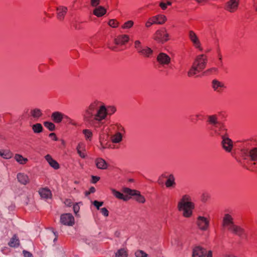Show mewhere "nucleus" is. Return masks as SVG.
<instances>
[{
	"mask_svg": "<svg viewBox=\"0 0 257 257\" xmlns=\"http://www.w3.org/2000/svg\"><path fill=\"white\" fill-rule=\"evenodd\" d=\"M116 111L113 105H106L101 101L94 100L91 101L83 113L84 121L90 124L100 123L108 116H111Z\"/></svg>",
	"mask_w": 257,
	"mask_h": 257,
	"instance_id": "1",
	"label": "nucleus"
},
{
	"mask_svg": "<svg viewBox=\"0 0 257 257\" xmlns=\"http://www.w3.org/2000/svg\"><path fill=\"white\" fill-rule=\"evenodd\" d=\"M194 208L195 203L192 201L191 195L187 194L183 195L177 203V209L182 212L183 216L191 217Z\"/></svg>",
	"mask_w": 257,
	"mask_h": 257,
	"instance_id": "2",
	"label": "nucleus"
},
{
	"mask_svg": "<svg viewBox=\"0 0 257 257\" xmlns=\"http://www.w3.org/2000/svg\"><path fill=\"white\" fill-rule=\"evenodd\" d=\"M207 62V56L204 54L198 55L188 72L189 77H192L204 70Z\"/></svg>",
	"mask_w": 257,
	"mask_h": 257,
	"instance_id": "3",
	"label": "nucleus"
},
{
	"mask_svg": "<svg viewBox=\"0 0 257 257\" xmlns=\"http://www.w3.org/2000/svg\"><path fill=\"white\" fill-rule=\"evenodd\" d=\"M210 134L214 137H220L223 138L228 135L227 128L225 125L220 122L218 125L209 127Z\"/></svg>",
	"mask_w": 257,
	"mask_h": 257,
	"instance_id": "4",
	"label": "nucleus"
},
{
	"mask_svg": "<svg viewBox=\"0 0 257 257\" xmlns=\"http://www.w3.org/2000/svg\"><path fill=\"white\" fill-rule=\"evenodd\" d=\"M153 38L158 43L164 44L169 40L170 35L165 28H162L156 31Z\"/></svg>",
	"mask_w": 257,
	"mask_h": 257,
	"instance_id": "5",
	"label": "nucleus"
},
{
	"mask_svg": "<svg viewBox=\"0 0 257 257\" xmlns=\"http://www.w3.org/2000/svg\"><path fill=\"white\" fill-rule=\"evenodd\" d=\"M134 46L138 53L144 57L150 58L153 55V50L147 46L143 47L141 42L139 40H136L135 41Z\"/></svg>",
	"mask_w": 257,
	"mask_h": 257,
	"instance_id": "6",
	"label": "nucleus"
},
{
	"mask_svg": "<svg viewBox=\"0 0 257 257\" xmlns=\"http://www.w3.org/2000/svg\"><path fill=\"white\" fill-rule=\"evenodd\" d=\"M117 132L110 136V140L113 144H119L122 141L123 136L125 134L124 128L120 124H116Z\"/></svg>",
	"mask_w": 257,
	"mask_h": 257,
	"instance_id": "7",
	"label": "nucleus"
},
{
	"mask_svg": "<svg viewBox=\"0 0 257 257\" xmlns=\"http://www.w3.org/2000/svg\"><path fill=\"white\" fill-rule=\"evenodd\" d=\"M212 257V251H208L200 246H195L192 249V257Z\"/></svg>",
	"mask_w": 257,
	"mask_h": 257,
	"instance_id": "8",
	"label": "nucleus"
},
{
	"mask_svg": "<svg viewBox=\"0 0 257 257\" xmlns=\"http://www.w3.org/2000/svg\"><path fill=\"white\" fill-rule=\"evenodd\" d=\"M196 224L199 230L206 231L209 227V218L203 216H198L196 218Z\"/></svg>",
	"mask_w": 257,
	"mask_h": 257,
	"instance_id": "9",
	"label": "nucleus"
},
{
	"mask_svg": "<svg viewBox=\"0 0 257 257\" xmlns=\"http://www.w3.org/2000/svg\"><path fill=\"white\" fill-rule=\"evenodd\" d=\"M240 0H229L225 4L224 10L230 13L236 12L238 9Z\"/></svg>",
	"mask_w": 257,
	"mask_h": 257,
	"instance_id": "10",
	"label": "nucleus"
},
{
	"mask_svg": "<svg viewBox=\"0 0 257 257\" xmlns=\"http://www.w3.org/2000/svg\"><path fill=\"white\" fill-rule=\"evenodd\" d=\"M188 37L193 46L199 51L203 50L201 43L197 35L192 30L188 31Z\"/></svg>",
	"mask_w": 257,
	"mask_h": 257,
	"instance_id": "11",
	"label": "nucleus"
},
{
	"mask_svg": "<svg viewBox=\"0 0 257 257\" xmlns=\"http://www.w3.org/2000/svg\"><path fill=\"white\" fill-rule=\"evenodd\" d=\"M157 61L160 65L165 66L171 63V58L167 54L160 52L157 57Z\"/></svg>",
	"mask_w": 257,
	"mask_h": 257,
	"instance_id": "12",
	"label": "nucleus"
},
{
	"mask_svg": "<svg viewBox=\"0 0 257 257\" xmlns=\"http://www.w3.org/2000/svg\"><path fill=\"white\" fill-rule=\"evenodd\" d=\"M60 222L64 225L72 226L75 223V219L71 213H64L60 216Z\"/></svg>",
	"mask_w": 257,
	"mask_h": 257,
	"instance_id": "13",
	"label": "nucleus"
},
{
	"mask_svg": "<svg viewBox=\"0 0 257 257\" xmlns=\"http://www.w3.org/2000/svg\"><path fill=\"white\" fill-rule=\"evenodd\" d=\"M211 86L213 90L218 93L222 92L226 88L225 83L217 79H213L212 81Z\"/></svg>",
	"mask_w": 257,
	"mask_h": 257,
	"instance_id": "14",
	"label": "nucleus"
},
{
	"mask_svg": "<svg viewBox=\"0 0 257 257\" xmlns=\"http://www.w3.org/2000/svg\"><path fill=\"white\" fill-rule=\"evenodd\" d=\"M161 177L167 179L165 182V186L167 188L175 187L176 183L175 182V178L173 174L165 173L162 174Z\"/></svg>",
	"mask_w": 257,
	"mask_h": 257,
	"instance_id": "15",
	"label": "nucleus"
},
{
	"mask_svg": "<svg viewBox=\"0 0 257 257\" xmlns=\"http://www.w3.org/2000/svg\"><path fill=\"white\" fill-rule=\"evenodd\" d=\"M235 224L232 216L229 213H225L222 219V226L228 230Z\"/></svg>",
	"mask_w": 257,
	"mask_h": 257,
	"instance_id": "16",
	"label": "nucleus"
},
{
	"mask_svg": "<svg viewBox=\"0 0 257 257\" xmlns=\"http://www.w3.org/2000/svg\"><path fill=\"white\" fill-rule=\"evenodd\" d=\"M222 139L221 144L223 149L227 152H230L233 148V142L228 138V135Z\"/></svg>",
	"mask_w": 257,
	"mask_h": 257,
	"instance_id": "17",
	"label": "nucleus"
},
{
	"mask_svg": "<svg viewBox=\"0 0 257 257\" xmlns=\"http://www.w3.org/2000/svg\"><path fill=\"white\" fill-rule=\"evenodd\" d=\"M220 122L218 120V116L217 114L208 115L206 117V123L210 125V127L215 126Z\"/></svg>",
	"mask_w": 257,
	"mask_h": 257,
	"instance_id": "18",
	"label": "nucleus"
},
{
	"mask_svg": "<svg viewBox=\"0 0 257 257\" xmlns=\"http://www.w3.org/2000/svg\"><path fill=\"white\" fill-rule=\"evenodd\" d=\"M130 40V37L126 34H123L118 36L114 40V44L117 45H123L126 44Z\"/></svg>",
	"mask_w": 257,
	"mask_h": 257,
	"instance_id": "19",
	"label": "nucleus"
},
{
	"mask_svg": "<svg viewBox=\"0 0 257 257\" xmlns=\"http://www.w3.org/2000/svg\"><path fill=\"white\" fill-rule=\"evenodd\" d=\"M76 150L78 154L81 158L85 159L86 157V145L84 143H79L76 147Z\"/></svg>",
	"mask_w": 257,
	"mask_h": 257,
	"instance_id": "20",
	"label": "nucleus"
},
{
	"mask_svg": "<svg viewBox=\"0 0 257 257\" xmlns=\"http://www.w3.org/2000/svg\"><path fill=\"white\" fill-rule=\"evenodd\" d=\"M254 147L248 152L247 156L251 161H257V142L253 145Z\"/></svg>",
	"mask_w": 257,
	"mask_h": 257,
	"instance_id": "21",
	"label": "nucleus"
},
{
	"mask_svg": "<svg viewBox=\"0 0 257 257\" xmlns=\"http://www.w3.org/2000/svg\"><path fill=\"white\" fill-rule=\"evenodd\" d=\"M228 230L240 237H243L245 236L244 229L235 224L232 226Z\"/></svg>",
	"mask_w": 257,
	"mask_h": 257,
	"instance_id": "22",
	"label": "nucleus"
},
{
	"mask_svg": "<svg viewBox=\"0 0 257 257\" xmlns=\"http://www.w3.org/2000/svg\"><path fill=\"white\" fill-rule=\"evenodd\" d=\"M18 180L21 184L27 185L30 182L29 176L23 173H19L17 176Z\"/></svg>",
	"mask_w": 257,
	"mask_h": 257,
	"instance_id": "23",
	"label": "nucleus"
},
{
	"mask_svg": "<svg viewBox=\"0 0 257 257\" xmlns=\"http://www.w3.org/2000/svg\"><path fill=\"white\" fill-rule=\"evenodd\" d=\"M112 194L115 196L116 198L120 200H122L123 201H127L130 199V196L128 195H125L122 193L114 189L111 188L110 189Z\"/></svg>",
	"mask_w": 257,
	"mask_h": 257,
	"instance_id": "24",
	"label": "nucleus"
},
{
	"mask_svg": "<svg viewBox=\"0 0 257 257\" xmlns=\"http://www.w3.org/2000/svg\"><path fill=\"white\" fill-rule=\"evenodd\" d=\"M38 192L41 198L43 199L51 198L52 197L51 191L48 188H40Z\"/></svg>",
	"mask_w": 257,
	"mask_h": 257,
	"instance_id": "25",
	"label": "nucleus"
},
{
	"mask_svg": "<svg viewBox=\"0 0 257 257\" xmlns=\"http://www.w3.org/2000/svg\"><path fill=\"white\" fill-rule=\"evenodd\" d=\"M67 12V8L64 6H59L57 9V17L58 20L62 21L64 19Z\"/></svg>",
	"mask_w": 257,
	"mask_h": 257,
	"instance_id": "26",
	"label": "nucleus"
},
{
	"mask_svg": "<svg viewBox=\"0 0 257 257\" xmlns=\"http://www.w3.org/2000/svg\"><path fill=\"white\" fill-rule=\"evenodd\" d=\"M64 114L59 111H55L51 115V119L55 123H60L64 118Z\"/></svg>",
	"mask_w": 257,
	"mask_h": 257,
	"instance_id": "27",
	"label": "nucleus"
},
{
	"mask_svg": "<svg viewBox=\"0 0 257 257\" xmlns=\"http://www.w3.org/2000/svg\"><path fill=\"white\" fill-rule=\"evenodd\" d=\"M45 158L49 165L54 169L57 170L60 168L58 163L54 160L51 155L48 154L45 157Z\"/></svg>",
	"mask_w": 257,
	"mask_h": 257,
	"instance_id": "28",
	"label": "nucleus"
},
{
	"mask_svg": "<svg viewBox=\"0 0 257 257\" xmlns=\"http://www.w3.org/2000/svg\"><path fill=\"white\" fill-rule=\"evenodd\" d=\"M95 163L96 167L99 169L105 170L107 168V163L102 158H98L96 159Z\"/></svg>",
	"mask_w": 257,
	"mask_h": 257,
	"instance_id": "29",
	"label": "nucleus"
},
{
	"mask_svg": "<svg viewBox=\"0 0 257 257\" xmlns=\"http://www.w3.org/2000/svg\"><path fill=\"white\" fill-rule=\"evenodd\" d=\"M106 12V9L102 7V6H99L97 8H96L94 10H93V14L94 15H95L96 16L98 17H102V16H103L105 14Z\"/></svg>",
	"mask_w": 257,
	"mask_h": 257,
	"instance_id": "30",
	"label": "nucleus"
},
{
	"mask_svg": "<svg viewBox=\"0 0 257 257\" xmlns=\"http://www.w3.org/2000/svg\"><path fill=\"white\" fill-rule=\"evenodd\" d=\"M153 18L155 21L156 24L162 25L164 24L167 21V18L165 16L163 15H159L154 16Z\"/></svg>",
	"mask_w": 257,
	"mask_h": 257,
	"instance_id": "31",
	"label": "nucleus"
},
{
	"mask_svg": "<svg viewBox=\"0 0 257 257\" xmlns=\"http://www.w3.org/2000/svg\"><path fill=\"white\" fill-rule=\"evenodd\" d=\"M13 156V153L9 150H0V156L5 159H9L12 158Z\"/></svg>",
	"mask_w": 257,
	"mask_h": 257,
	"instance_id": "32",
	"label": "nucleus"
},
{
	"mask_svg": "<svg viewBox=\"0 0 257 257\" xmlns=\"http://www.w3.org/2000/svg\"><path fill=\"white\" fill-rule=\"evenodd\" d=\"M20 245V240L17 236L15 234L9 242V245L13 247H18Z\"/></svg>",
	"mask_w": 257,
	"mask_h": 257,
	"instance_id": "33",
	"label": "nucleus"
},
{
	"mask_svg": "<svg viewBox=\"0 0 257 257\" xmlns=\"http://www.w3.org/2000/svg\"><path fill=\"white\" fill-rule=\"evenodd\" d=\"M30 114L33 118L38 119L42 116L43 113L41 109L34 108L31 110Z\"/></svg>",
	"mask_w": 257,
	"mask_h": 257,
	"instance_id": "34",
	"label": "nucleus"
},
{
	"mask_svg": "<svg viewBox=\"0 0 257 257\" xmlns=\"http://www.w3.org/2000/svg\"><path fill=\"white\" fill-rule=\"evenodd\" d=\"M14 159L18 163L21 165L26 164L28 161L27 158H24L22 156V155L18 154H17L15 155Z\"/></svg>",
	"mask_w": 257,
	"mask_h": 257,
	"instance_id": "35",
	"label": "nucleus"
},
{
	"mask_svg": "<svg viewBox=\"0 0 257 257\" xmlns=\"http://www.w3.org/2000/svg\"><path fill=\"white\" fill-rule=\"evenodd\" d=\"M32 128L34 133L39 134L43 131V126L41 123H37L32 126Z\"/></svg>",
	"mask_w": 257,
	"mask_h": 257,
	"instance_id": "36",
	"label": "nucleus"
},
{
	"mask_svg": "<svg viewBox=\"0 0 257 257\" xmlns=\"http://www.w3.org/2000/svg\"><path fill=\"white\" fill-rule=\"evenodd\" d=\"M82 133L84 135L86 140L91 141L92 138V132L90 130L85 129L82 131Z\"/></svg>",
	"mask_w": 257,
	"mask_h": 257,
	"instance_id": "37",
	"label": "nucleus"
},
{
	"mask_svg": "<svg viewBox=\"0 0 257 257\" xmlns=\"http://www.w3.org/2000/svg\"><path fill=\"white\" fill-rule=\"evenodd\" d=\"M135 195L134 196H136V200L141 203H144L146 201V199L145 197L143 195H142L140 193V192L139 191H136V193H135Z\"/></svg>",
	"mask_w": 257,
	"mask_h": 257,
	"instance_id": "38",
	"label": "nucleus"
},
{
	"mask_svg": "<svg viewBox=\"0 0 257 257\" xmlns=\"http://www.w3.org/2000/svg\"><path fill=\"white\" fill-rule=\"evenodd\" d=\"M116 257H127V252L125 249L121 248L117 251L115 253Z\"/></svg>",
	"mask_w": 257,
	"mask_h": 257,
	"instance_id": "39",
	"label": "nucleus"
},
{
	"mask_svg": "<svg viewBox=\"0 0 257 257\" xmlns=\"http://www.w3.org/2000/svg\"><path fill=\"white\" fill-rule=\"evenodd\" d=\"M134 22L132 20H129L125 22L121 26L122 29H130L133 27Z\"/></svg>",
	"mask_w": 257,
	"mask_h": 257,
	"instance_id": "40",
	"label": "nucleus"
},
{
	"mask_svg": "<svg viewBox=\"0 0 257 257\" xmlns=\"http://www.w3.org/2000/svg\"><path fill=\"white\" fill-rule=\"evenodd\" d=\"M63 119H64L65 122L68 124H70L74 126H76L77 125V122L74 120L71 119L65 114H64Z\"/></svg>",
	"mask_w": 257,
	"mask_h": 257,
	"instance_id": "41",
	"label": "nucleus"
},
{
	"mask_svg": "<svg viewBox=\"0 0 257 257\" xmlns=\"http://www.w3.org/2000/svg\"><path fill=\"white\" fill-rule=\"evenodd\" d=\"M44 125L46 128H47L50 131H53L55 129V124L51 122L45 121L44 122Z\"/></svg>",
	"mask_w": 257,
	"mask_h": 257,
	"instance_id": "42",
	"label": "nucleus"
},
{
	"mask_svg": "<svg viewBox=\"0 0 257 257\" xmlns=\"http://www.w3.org/2000/svg\"><path fill=\"white\" fill-rule=\"evenodd\" d=\"M122 191L123 193L126 194V195L134 196L136 194L135 193H136L137 190H132L128 188H124L123 189Z\"/></svg>",
	"mask_w": 257,
	"mask_h": 257,
	"instance_id": "43",
	"label": "nucleus"
},
{
	"mask_svg": "<svg viewBox=\"0 0 257 257\" xmlns=\"http://www.w3.org/2000/svg\"><path fill=\"white\" fill-rule=\"evenodd\" d=\"M108 24L111 27L115 28L118 26L119 23L116 20L111 19L109 21Z\"/></svg>",
	"mask_w": 257,
	"mask_h": 257,
	"instance_id": "44",
	"label": "nucleus"
},
{
	"mask_svg": "<svg viewBox=\"0 0 257 257\" xmlns=\"http://www.w3.org/2000/svg\"><path fill=\"white\" fill-rule=\"evenodd\" d=\"M135 255L136 257H148V254L141 250L136 251Z\"/></svg>",
	"mask_w": 257,
	"mask_h": 257,
	"instance_id": "45",
	"label": "nucleus"
},
{
	"mask_svg": "<svg viewBox=\"0 0 257 257\" xmlns=\"http://www.w3.org/2000/svg\"><path fill=\"white\" fill-rule=\"evenodd\" d=\"M154 24H156L155 21L154 20L153 17L150 18L145 24V26L147 28H149Z\"/></svg>",
	"mask_w": 257,
	"mask_h": 257,
	"instance_id": "46",
	"label": "nucleus"
},
{
	"mask_svg": "<svg viewBox=\"0 0 257 257\" xmlns=\"http://www.w3.org/2000/svg\"><path fill=\"white\" fill-rule=\"evenodd\" d=\"M117 45L115 44L114 45H111L110 43H108L107 44V47L110 49L112 51H119V49H118V47L117 46Z\"/></svg>",
	"mask_w": 257,
	"mask_h": 257,
	"instance_id": "47",
	"label": "nucleus"
},
{
	"mask_svg": "<svg viewBox=\"0 0 257 257\" xmlns=\"http://www.w3.org/2000/svg\"><path fill=\"white\" fill-rule=\"evenodd\" d=\"M93 204L95 206V207L97 208V209H100V207L103 205V202L102 201H98L97 200H95L93 202Z\"/></svg>",
	"mask_w": 257,
	"mask_h": 257,
	"instance_id": "48",
	"label": "nucleus"
},
{
	"mask_svg": "<svg viewBox=\"0 0 257 257\" xmlns=\"http://www.w3.org/2000/svg\"><path fill=\"white\" fill-rule=\"evenodd\" d=\"M100 212L105 217H107L109 215V212L108 210L105 207L101 208Z\"/></svg>",
	"mask_w": 257,
	"mask_h": 257,
	"instance_id": "49",
	"label": "nucleus"
},
{
	"mask_svg": "<svg viewBox=\"0 0 257 257\" xmlns=\"http://www.w3.org/2000/svg\"><path fill=\"white\" fill-rule=\"evenodd\" d=\"M73 209L74 213L76 215L80 209V207L78 205V203H75V204L73 205Z\"/></svg>",
	"mask_w": 257,
	"mask_h": 257,
	"instance_id": "50",
	"label": "nucleus"
},
{
	"mask_svg": "<svg viewBox=\"0 0 257 257\" xmlns=\"http://www.w3.org/2000/svg\"><path fill=\"white\" fill-rule=\"evenodd\" d=\"M64 203L66 206L68 207H70L73 205V202L70 199H65Z\"/></svg>",
	"mask_w": 257,
	"mask_h": 257,
	"instance_id": "51",
	"label": "nucleus"
},
{
	"mask_svg": "<svg viewBox=\"0 0 257 257\" xmlns=\"http://www.w3.org/2000/svg\"><path fill=\"white\" fill-rule=\"evenodd\" d=\"M100 0H91V5L92 7H96L99 4Z\"/></svg>",
	"mask_w": 257,
	"mask_h": 257,
	"instance_id": "52",
	"label": "nucleus"
},
{
	"mask_svg": "<svg viewBox=\"0 0 257 257\" xmlns=\"http://www.w3.org/2000/svg\"><path fill=\"white\" fill-rule=\"evenodd\" d=\"M160 7L161 8L162 10H166L167 8V6L166 5V3L164 2H162L160 3L159 5Z\"/></svg>",
	"mask_w": 257,
	"mask_h": 257,
	"instance_id": "53",
	"label": "nucleus"
},
{
	"mask_svg": "<svg viewBox=\"0 0 257 257\" xmlns=\"http://www.w3.org/2000/svg\"><path fill=\"white\" fill-rule=\"evenodd\" d=\"M49 137L52 138L54 141H57L58 138L56 135V134L54 133H52L49 134Z\"/></svg>",
	"mask_w": 257,
	"mask_h": 257,
	"instance_id": "54",
	"label": "nucleus"
},
{
	"mask_svg": "<svg viewBox=\"0 0 257 257\" xmlns=\"http://www.w3.org/2000/svg\"><path fill=\"white\" fill-rule=\"evenodd\" d=\"M23 253H24L25 257H33L32 253H31L29 251L24 250Z\"/></svg>",
	"mask_w": 257,
	"mask_h": 257,
	"instance_id": "55",
	"label": "nucleus"
},
{
	"mask_svg": "<svg viewBox=\"0 0 257 257\" xmlns=\"http://www.w3.org/2000/svg\"><path fill=\"white\" fill-rule=\"evenodd\" d=\"M100 178L97 176H92V182L93 183H96L99 180Z\"/></svg>",
	"mask_w": 257,
	"mask_h": 257,
	"instance_id": "56",
	"label": "nucleus"
},
{
	"mask_svg": "<svg viewBox=\"0 0 257 257\" xmlns=\"http://www.w3.org/2000/svg\"><path fill=\"white\" fill-rule=\"evenodd\" d=\"M100 145L102 149H105L108 148V147L107 146V144H105L104 142L100 140Z\"/></svg>",
	"mask_w": 257,
	"mask_h": 257,
	"instance_id": "57",
	"label": "nucleus"
},
{
	"mask_svg": "<svg viewBox=\"0 0 257 257\" xmlns=\"http://www.w3.org/2000/svg\"><path fill=\"white\" fill-rule=\"evenodd\" d=\"M95 192V189L94 187H91L89 188L88 193H93Z\"/></svg>",
	"mask_w": 257,
	"mask_h": 257,
	"instance_id": "58",
	"label": "nucleus"
},
{
	"mask_svg": "<svg viewBox=\"0 0 257 257\" xmlns=\"http://www.w3.org/2000/svg\"><path fill=\"white\" fill-rule=\"evenodd\" d=\"M218 57L219 60V61H220L219 65H220L221 66H222V56H221V55L219 53V54H218Z\"/></svg>",
	"mask_w": 257,
	"mask_h": 257,
	"instance_id": "59",
	"label": "nucleus"
},
{
	"mask_svg": "<svg viewBox=\"0 0 257 257\" xmlns=\"http://www.w3.org/2000/svg\"><path fill=\"white\" fill-rule=\"evenodd\" d=\"M195 1L198 4H202L207 2V0H195Z\"/></svg>",
	"mask_w": 257,
	"mask_h": 257,
	"instance_id": "60",
	"label": "nucleus"
},
{
	"mask_svg": "<svg viewBox=\"0 0 257 257\" xmlns=\"http://www.w3.org/2000/svg\"><path fill=\"white\" fill-rule=\"evenodd\" d=\"M223 257H236V256L234 255H233L232 254H230L226 253L223 255Z\"/></svg>",
	"mask_w": 257,
	"mask_h": 257,
	"instance_id": "61",
	"label": "nucleus"
},
{
	"mask_svg": "<svg viewBox=\"0 0 257 257\" xmlns=\"http://www.w3.org/2000/svg\"><path fill=\"white\" fill-rule=\"evenodd\" d=\"M217 68H212L211 69H208L207 71H214V72H216L217 71Z\"/></svg>",
	"mask_w": 257,
	"mask_h": 257,
	"instance_id": "62",
	"label": "nucleus"
},
{
	"mask_svg": "<svg viewBox=\"0 0 257 257\" xmlns=\"http://www.w3.org/2000/svg\"><path fill=\"white\" fill-rule=\"evenodd\" d=\"M167 6H171L172 5V3L170 1H167L166 3Z\"/></svg>",
	"mask_w": 257,
	"mask_h": 257,
	"instance_id": "63",
	"label": "nucleus"
},
{
	"mask_svg": "<svg viewBox=\"0 0 257 257\" xmlns=\"http://www.w3.org/2000/svg\"><path fill=\"white\" fill-rule=\"evenodd\" d=\"M254 10L257 13V4L254 6Z\"/></svg>",
	"mask_w": 257,
	"mask_h": 257,
	"instance_id": "64",
	"label": "nucleus"
}]
</instances>
